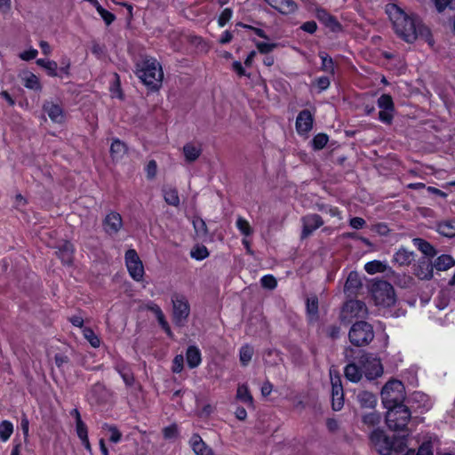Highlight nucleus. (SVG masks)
Returning a JSON list of instances; mask_svg holds the SVG:
<instances>
[{
	"mask_svg": "<svg viewBox=\"0 0 455 455\" xmlns=\"http://www.w3.org/2000/svg\"><path fill=\"white\" fill-rule=\"evenodd\" d=\"M386 12L393 23L395 33L407 43L414 42L419 35L427 31L417 17L406 14L396 4H387Z\"/></svg>",
	"mask_w": 455,
	"mask_h": 455,
	"instance_id": "obj_1",
	"label": "nucleus"
},
{
	"mask_svg": "<svg viewBox=\"0 0 455 455\" xmlns=\"http://www.w3.org/2000/svg\"><path fill=\"white\" fill-rule=\"evenodd\" d=\"M136 74L144 84L155 90L159 88L164 77L160 63L151 57H146L137 64Z\"/></svg>",
	"mask_w": 455,
	"mask_h": 455,
	"instance_id": "obj_2",
	"label": "nucleus"
},
{
	"mask_svg": "<svg viewBox=\"0 0 455 455\" xmlns=\"http://www.w3.org/2000/svg\"><path fill=\"white\" fill-rule=\"evenodd\" d=\"M382 403L385 408L404 405V386L402 381L392 379L385 384L381 390Z\"/></svg>",
	"mask_w": 455,
	"mask_h": 455,
	"instance_id": "obj_3",
	"label": "nucleus"
},
{
	"mask_svg": "<svg viewBox=\"0 0 455 455\" xmlns=\"http://www.w3.org/2000/svg\"><path fill=\"white\" fill-rule=\"evenodd\" d=\"M386 423L390 430H404L410 419L411 411L405 405L387 408Z\"/></svg>",
	"mask_w": 455,
	"mask_h": 455,
	"instance_id": "obj_4",
	"label": "nucleus"
},
{
	"mask_svg": "<svg viewBox=\"0 0 455 455\" xmlns=\"http://www.w3.org/2000/svg\"><path fill=\"white\" fill-rule=\"evenodd\" d=\"M348 338L355 347L366 346L373 339L374 331L369 323L359 321L351 326Z\"/></svg>",
	"mask_w": 455,
	"mask_h": 455,
	"instance_id": "obj_5",
	"label": "nucleus"
},
{
	"mask_svg": "<svg viewBox=\"0 0 455 455\" xmlns=\"http://www.w3.org/2000/svg\"><path fill=\"white\" fill-rule=\"evenodd\" d=\"M372 297L379 306L391 307L395 303L394 287L386 281H379L373 284Z\"/></svg>",
	"mask_w": 455,
	"mask_h": 455,
	"instance_id": "obj_6",
	"label": "nucleus"
},
{
	"mask_svg": "<svg viewBox=\"0 0 455 455\" xmlns=\"http://www.w3.org/2000/svg\"><path fill=\"white\" fill-rule=\"evenodd\" d=\"M358 364L362 366L365 377L370 380L380 377L383 373L380 360L371 354L362 352L358 358Z\"/></svg>",
	"mask_w": 455,
	"mask_h": 455,
	"instance_id": "obj_7",
	"label": "nucleus"
},
{
	"mask_svg": "<svg viewBox=\"0 0 455 455\" xmlns=\"http://www.w3.org/2000/svg\"><path fill=\"white\" fill-rule=\"evenodd\" d=\"M173 322L178 326L185 325L190 313L187 299L180 294H174L172 298Z\"/></svg>",
	"mask_w": 455,
	"mask_h": 455,
	"instance_id": "obj_8",
	"label": "nucleus"
},
{
	"mask_svg": "<svg viewBox=\"0 0 455 455\" xmlns=\"http://www.w3.org/2000/svg\"><path fill=\"white\" fill-rule=\"evenodd\" d=\"M368 315V308L361 300H348L343 306L340 320L350 323L354 318H363Z\"/></svg>",
	"mask_w": 455,
	"mask_h": 455,
	"instance_id": "obj_9",
	"label": "nucleus"
},
{
	"mask_svg": "<svg viewBox=\"0 0 455 455\" xmlns=\"http://www.w3.org/2000/svg\"><path fill=\"white\" fill-rule=\"evenodd\" d=\"M331 384V406L334 411H339L344 405V393L339 372L332 368L330 369Z\"/></svg>",
	"mask_w": 455,
	"mask_h": 455,
	"instance_id": "obj_10",
	"label": "nucleus"
},
{
	"mask_svg": "<svg viewBox=\"0 0 455 455\" xmlns=\"http://www.w3.org/2000/svg\"><path fill=\"white\" fill-rule=\"evenodd\" d=\"M125 263L132 278L135 281H141L144 275V267L135 250L130 249L125 252Z\"/></svg>",
	"mask_w": 455,
	"mask_h": 455,
	"instance_id": "obj_11",
	"label": "nucleus"
},
{
	"mask_svg": "<svg viewBox=\"0 0 455 455\" xmlns=\"http://www.w3.org/2000/svg\"><path fill=\"white\" fill-rule=\"evenodd\" d=\"M354 349L347 347L345 350V360L347 362V366L344 369V375L346 379L351 382L356 383L362 379L363 371L362 366L357 365L352 358Z\"/></svg>",
	"mask_w": 455,
	"mask_h": 455,
	"instance_id": "obj_12",
	"label": "nucleus"
},
{
	"mask_svg": "<svg viewBox=\"0 0 455 455\" xmlns=\"http://www.w3.org/2000/svg\"><path fill=\"white\" fill-rule=\"evenodd\" d=\"M371 443L381 455H391L393 442L380 429H376L370 435Z\"/></svg>",
	"mask_w": 455,
	"mask_h": 455,
	"instance_id": "obj_13",
	"label": "nucleus"
},
{
	"mask_svg": "<svg viewBox=\"0 0 455 455\" xmlns=\"http://www.w3.org/2000/svg\"><path fill=\"white\" fill-rule=\"evenodd\" d=\"M123 218L115 211L109 212L102 220L104 232L108 235H116L123 228Z\"/></svg>",
	"mask_w": 455,
	"mask_h": 455,
	"instance_id": "obj_14",
	"label": "nucleus"
},
{
	"mask_svg": "<svg viewBox=\"0 0 455 455\" xmlns=\"http://www.w3.org/2000/svg\"><path fill=\"white\" fill-rule=\"evenodd\" d=\"M303 224L302 237H307L311 235L315 230L323 225L322 217L318 214H307L301 218Z\"/></svg>",
	"mask_w": 455,
	"mask_h": 455,
	"instance_id": "obj_15",
	"label": "nucleus"
},
{
	"mask_svg": "<svg viewBox=\"0 0 455 455\" xmlns=\"http://www.w3.org/2000/svg\"><path fill=\"white\" fill-rule=\"evenodd\" d=\"M434 264L427 257L419 259L414 266V275L421 280H429L433 277Z\"/></svg>",
	"mask_w": 455,
	"mask_h": 455,
	"instance_id": "obj_16",
	"label": "nucleus"
},
{
	"mask_svg": "<svg viewBox=\"0 0 455 455\" xmlns=\"http://www.w3.org/2000/svg\"><path fill=\"white\" fill-rule=\"evenodd\" d=\"M314 117L308 109L300 111L296 119V130L299 134H307L313 128Z\"/></svg>",
	"mask_w": 455,
	"mask_h": 455,
	"instance_id": "obj_17",
	"label": "nucleus"
},
{
	"mask_svg": "<svg viewBox=\"0 0 455 455\" xmlns=\"http://www.w3.org/2000/svg\"><path fill=\"white\" fill-rule=\"evenodd\" d=\"M43 109L53 123L62 124L65 121L63 108L59 104L52 101H45L43 105Z\"/></svg>",
	"mask_w": 455,
	"mask_h": 455,
	"instance_id": "obj_18",
	"label": "nucleus"
},
{
	"mask_svg": "<svg viewBox=\"0 0 455 455\" xmlns=\"http://www.w3.org/2000/svg\"><path fill=\"white\" fill-rule=\"evenodd\" d=\"M316 18L325 27H327L332 32H339L341 30V25L336 20V18L331 15L323 9H318L316 11Z\"/></svg>",
	"mask_w": 455,
	"mask_h": 455,
	"instance_id": "obj_19",
	"label": "nucleus"
},
{
	"mask_svg": "<svg viewBox=\"0 0 455 455\" xmlns=\"http://www.w3.org/2000/svg\"><path fill=\"white\" fill-rule=\"evenodd\" d=\"M271 7L277 10L282 14H291L298 9L297 4L293 0H264Z\"/></svg>",
	"mask_w": 455,
	"mask_h": 455,
	"instance_id": "obj_20",
	"label": "nucleus"
},
{
	"mask_svg": "<svg viewBox=\"0 0 455 455\" xmlns=\"http://www.w3.org/2000/svg\"><path fill=\"white\" fill-rule=\"evenodd\" d=\"M190 446L196 455H214L213 451L209 447L197 434H194L189 441Z\"/></svg>",
	"mask_w": 455,
	"mask_h": 455,
	"instance_id": "obj_21",
	"label": "nucleus"
},
{
	"mask_svg": "<svg viewBox=\"0 0 455 455\" xmlns=\"http://www.w3.org/2000/svg\"><path fill=\"white\" fill-rule=\"evenodd\" d=\"M361 287L362 282L359 275L355 271L350 272L345 283V292L348 293L349 295L355 294Z\"/></svg>",
	"mask_w": 455,
	"mask_h": 455,
	"instance_id": "obj_22",
	"label": "nucleus"
},
{
	"mask_svg": "<svg viewBox=\"0 0 455 455\" xmlns=\"http://www.w3.org/2000/svg\"><path fill=\"white\" fill-rule=\"evenodd\" d=\"M356 400L363 408L372 409L377 403L376 395L369 391H360L356 395Z\"/></svg>",
	"mask_w": 455,
	"mask_h": 455,
	"instance_id": "obj_23",
	"label": "nucleus"
},
{
	"mask_svg": "<svg viewBox=\"0 0 455 455\" xmlns=\"http://www.w3.org/2000/svg\"><path fill=\"white\" fill-rule=\"evenodd\" d=\"M186 359L189 368L194 369L197 367L202 361L199 348L196 346L188 347L186 353Z\"/></svg>",
	"mask_w": 455,
	"mask_h": 455,
	"instance_id": "obj_24",
	"label": "nucleus"
},
{
	"mask_svg": "<svg viewBox=\"0 0 455 455\" xmlns=\"http://www.w3.org/2000/svg\"><path fill=\"white\" fill-rule=\"evenodd\" d=\"M394 260L400 266H408L414 260V253L405 248H400L394 254Z\"/></svg>",
	"mask_w": 455,
	"mask_h": 455,
	"instance_id": "obj_25",
	"label": "nucleus"
},
{
	"mask_svg": "<svg viewBox=\"0 0 455 455\" xmlns=\"http://www.w3.org/2000/svg\"><path fill=\"white\" fill-rule=\"evenodd\" d=\"M74 248L71 243L65 241L56 252L64 264H70L73 259Z\"/></svg>",
	"mask_w": 455,
	"mask_h": 455,
	"instance_id": "obj_26",
	"label": "nucleus"
},
{
	"mask_svg": "<svg viewBox=\"0 0 455 455\" xmlns=\"http://www.w3.org/2000/svg\"><path fill=\"white\" fill-rule=\"evenodd\" d=\"M412 242L413 244L425 255L424 257L430 258L436 254L435 249L427 241L422 238H414Z\"/></svg>",
	"mask_w": 455,
	"mask_h": 455,
	"instance_id": "obj_27",
	"label": "nucleus"
},
{
	"mask_svg": "<svg viewBox=\"0 0 455 455\" xmlns=\"http://www.w3.org/2000/svg\"><path fill=\"white\" fill-rule=\"evenodd\" d=\"M201 153V147L196 146L193 143H187L183 147V154L186 161L188 163L195 162L200 156Z\"/></svg>",
	"mask_w": 455,
	"mask_h": 455,
	"instance_id": "obj_28",
	"label": "nucleus"
},
{
	"mask_svg": "<svg viewBox=\"0 0 455 455\" xmlns=\"http://www.w3.org/2000/svg\"><path fill=\"white\" fill-rule=\"evenodd\" d=\"M434 264V267L438 271H445L455 265L453 258L447 254L439 256Z\"/></svg>",
	"mask_w": 455,
	"mask_h": 455,
	"instance_id": "obj_29",
	"label": "nucleus"
},
{
	"mask_svg": "<svg viewBox=\"0 0 455 455\" xmlns=\"http://www.w3.org/2000/svg\"><path fill=\"white\" fill-rule=\"evenodd\" d=\"M127 152L126 145L118 139H115L110 147V154L113 159H121Z\"/></svg>",
	"mask_w": 455,
	"mask_h": 455,
	"instance_id": "obj_30",
	"label": "nucleus"
},
{
	"mask_svg": "<svg viewBox=\"0 0 455 455\" xmlns=\"http://www.w3.org/2000/svg\"><path fill=\"white\" fill-rule=\"evenodd\" d=\"M193 226L196 234V236L204 241L209 238V232L205 221L201 218H195L193 220Z\"/></svg>",
	"mask_w": 455,
	"mask_h": 455,
	"instance_id": "obj_31",
	"label": "nucleus"
},
{
	"mask_svg": "<svg viewBox=\"0 0 455 455\" xmlns=\"http://www.w3.org/2000/svg\"><path fill=\"white\" fill-rule=\"evenodd\" d=\"M23 85L30 90L41 91L42 86L39 78L33 73H27L23 77Z\"/></svg>",
	"mask_w": 455,
	"mask_h": 455,
	"instance_id": "obj_32",
	"label": "nucleus"
},
{
	"mask_svg": "<svg viewBox=\"0 0 455 455\" xmlns=\"http://www.w3.org/2000/svg\"><path fill=\"white\" fill-rule=\"evenodd\" d=\"M440 235L446 237L455 236V220H447L440 223L437 227Z\"/></svg>",
	"mask_w": 455,
	"mask_h": 455,
	"instance_id": "obj_33",
	"label": "nucleus"
},
{
	"mask_svg": "<svg viewBox=\"0 0 455 455\" xmlns=\"http://www.w3.org/2000/svg\"><path fill=\"white\" fill-rule=\"evenodd\" d=\"M164 198L166 204L172 206H179L180 204V197L176 188H168L163 190Z\"/></svg>",
	"mask_w": 455,
	"mask_h": 455,
	"instance_id": "obj_34",
	"label": "nucleus"
},
{
	"mask_svg": "<svg viewBox=\"0 0 455 455\" xmlns=\"http://www.w3.org/2000/svg\"><path fill=\"white\" fill-rule=\"evenodd\" d=\"M387 268V266L379 260H372L364 265V270L370 275L383 273Z\"/></svg>",
	"mask_w": 455,
	"mask_h": 455,
	"instance_id": "obj_35",
	"label": "nucleus"
},
{
	"mask_svg": "<svg viewBox=\"0 0 455 455\" xmlns=\"http://www.w3.org/2000/svg\"><path fill=\"white\" fill-rule=\"evenodd\" d=\"M102 429L107 431L109 434V441L111 443H117L121 441L122 433L118 430V428L115 425L104 423L102 425Z\"/></svg>",
	"mask_w": 455,
	"mask_h": 455,
	"instance_id": "obj_36",
	"label": "nucleus"
},
{
	"mask_svg": "<svg viewBox=\"0 0 455 455\" xmlns=\"http://www.w3.org/2000/svg\"><path fill=\"white\" fill-rule=\"evenodd\" d=\"M307 312L310 320H315L318 316V299L314 296L307 299Z\"/></svg>",
	"mask_w": 455,
	"mask_h": 455,
	"instance_id": "obj_37",
	"label": "nucleus"
},
{
	"mask_svg": "<svg viewBox=\"0 0 455 455\" xmlns=\"http://www.w3.org/2000/svg\"><path fill=\"white\" fill-rule=\"evenodd\" d=\"M83 335L92 347L97 348L100 346V337L91 328L84 327L83 329Z\"/></svg>",
	"mask_w": 455,
	"mask_h": 455,
	"instance_id": "obj_38",
	"label": "nucleus"
},
{
	"mask_svg": "<svg viewBox=\"0 0 455 455\" xmlns=\"http://www.w3.org/2000/svg\"><path fill=\"white\" fill-rule=\"evenodd\" d=\"M13 432V425L8 421L4 420L0 423V440L6 442Z\"/></svg>",
	"mask_w": 455,
	"mask_h": 455,
	"instance_id": "obj_39",
	"label": "nucleus"
},
{
	"mask_svg": "<svg viewBox=\"0 0 455 455\" xmlns=\"http://www.w3.org/2000/svg\"><path fill=\"white\" fill-rule=\"evenodd\" d=\"M236 397L237 399L241 400L242 402L245 403H252V396L249 392L248 387L245 384L239 385L237 387L236 392Z\"/></svg>",
	"mask_w": 455,
	"mask_h": 455,
	"instance_id": "obj_40",
	"label": "nucleus"
},
{
	"mask_svg": "<svg viewBox=\"0 0 455 455\" xmlns=\"http://www.w3.org/2000/svg\"><path fill=\"white\" fill-rule=\"evenodd\" d=\"M253 348L249 345H244L240 348V362L243 365H247L251 360Z\"/></svg>",
	"mask_w": 455,
	"mask_h": 455,
	"instance_id": "obj_41",
	"label": "nucleus"
},
{
	"mask_svg": "<svg viewBox=\"0 0 455 455\" xmlns=\"http://www.w3.org/2000/svg\"><path fill=\"white\" fill-rule=\"evenodd\" d=\"M377 103H378V107L379 108H381V109H384V110H395V105H394L393 99L388 94H382L378 99Z\"/></svg>",
	"mask_w": 455,
	"mask_h": 455,
	"instance_id": "obj_42",
	"label": "nucleus"
},
{
	"mask_svg": "<svg viewBox=\"0 0 455 455\" xmlns=\"http://www.w3.org/2000/svg\"><path fill=\"white\" fill-rule=\"evenodd\" d=\"M319 57L322 60V69L327 73H334V63L332 59L325 52H320Z\"/></svg>",
	"mask_w": 455,
	"mask_h": 455,
	"instance_id": "obj_43",
	"label": "nucleus"
},
{
	"mask_svg": "<svg viewBox=\"0 0 455 455\" xmlns=\"http://www.w3.org/2000/svg\"><path fill=\"white\" fill-rule=\"evenodd\" d=\"M329 137L325 133H318L312 140V146L315 150L323 149L328 143Z\"/></svg>",
	"mask_w": 455,
	"mask_h": 455,
	"instance_id": "obj_44",
	"label": "nucleus"
},
{
	"mask_svg": "<svg viewBox=\"0 0 455 455\" xmlns=\"http://www.w3.org/2000/svg\"><path fill=\"white\" fill-rule=\"evenodd\" d=\"M415 455H434V447L431 437L420 444L418 451L415 452Z\"/></svg>",
	"mask_w": 455,
	"mask_h": 455,
	"instance_id": "obj_45",
	"label": "nucleus"
},
{
	"mask_svg": "<svg viewBox=\"0 0 455 455\" xmlns=\"http://www.w3.org/2000/svg\"><path fill=\"white\" fill-rule=\"evenodd\" d=\"M380 414L376 411H371L363 416V422L368 427H374L380 422Z\"/></svg>",
	"mask_w": 455,
	"mask_h": 455,
	"instance_id": "obj_46",
	"label": "nucleus"
},
{
	"mask_svg": "<svg viewBox=\"0 0 455 455\" xmlns=\"http://www.w3.org/2000/svg\"><path fill=\"white\" fill-rule=\"evenodd\" d=\"M236 228L245 236H249L252 233V229L250 223L243 217H238L236 220Z\"/></svg>",
	"mask_w": 455,
	"mask_h": 455,
	"instance_id": "obj_47",
	"label": "nucleus"
},
{
	"mask_svg": "<svg viewBox=\"0 0 455 455\" xmlns=\"http://www.w3.org/2000/svg\"><path fill=\"white\" fill-rule=\"evenodd\" d=\"M190 256L197 260H202L209 256V251L204 245L196 246L191 250Z\"/></svg>",
	"mask_w": 455,
	"mask_h": 455,
	"instance_id": "obj_48",
	"label": "nucleus"
},
{
	"mask_svg": "<svg viewBox=\"0 0 455 455\" xmlns=\"http://www.w3.org/2000/svg\"><path fill=\"white\" fill-rule=\"evenodd\" d=\"M390 273L392 275V277H393V281L395 282V284L397 285H400L402 287H406L408 286L411 282V279L410 276H407L405 275H397L395 274L394 271L390 270Z\"/></svg>",
	"mask_w": 455,
	"mask_h": 455,
	"instance_id": "obj_49",
	"label": "nucleus"
},
{
	"mask_svg": "<svg viewBox=\"0 0 455 455\" xmlns=\"http://www.w3.org/2000/svg\"><path fill=\"white\" fill-rule=\"evenodd\" d=\"M96 9L107 25H110L115 20V15L108 10L104 9L101 5L98 4Z\"/></svg>",
	"mask_w": 455,
	"mask_h": 455,
	"instance_id": "obj_50",
	"label": "nucleus"
},
{
	"mask_svg": "<svg viewBox=\"0 0 455 455\" xmlns=\"http://www.w3.org/2000/svg\"><path fill=\"white\" fill-rule=\"evenodd\" d=\"M260 283H261L262 287L268 289V290H274L277 285L276 279L272 275H264L260 279Z\"/></svg>",
	"mask_w": 455,
	"mask_h": 455,
	"instance_id": "obj_51",
	"label": "nucleus"
},
{
	"mask_svg": "<svg viewBox=\"0 0 455 455\" xmlns=\"http://www.w3.org/2000/svg\"><path fill=\"white\" fill-rule=\"evenodd\" d=\"M116 370L120 373L122 379H124V383L127 386H132L134 383V377L132 373H131L129 371H126L124 367L117 366Z\"/></svg>",
	"mask_w": 455,
	"mask_h": 455,
	"instance_id": "obj_52",
	"label": "nucleus"
},
{
	"mask_svg": "<svg viewBox=\"0 0 455 455\" xmlns=\"http://www.w3.org/2000/svg\"><path fill=\"white\" fill-rule=\"evenodd\" d=\"M232 10L229 9V8H226L222 11V12L220 13L219 19H218V23L220 27H224L227 22H228L232 17Z\"/></svg>",
	"mask_w": 455,
	"mask_h": 455,
	"instance_id": "obj_53",
	"label": "nucleus"
},
{
	"mask_svg": "<svg viewBox=\"0 0 455 455\" xmlns=\"http://www.w3.org/2000/svg\"><path fill=\"white\" fill-rule=\"evenodd\" d=\"M256 46H257L258 51L260 53L267 54V53L272 52L276 47V44L258 42L256 44Z\"/></svg>",
	"mask_w": 455,
	"mask_h": 455,
	"instance_id": "obj_54",
	"label": "nucleus"
},
{
	"mask_svg": "<svg viewBox=\"0 0 455 455\" xmlns=\"http://www.w3.org/2000/svg\"><path fill=\"white\" fill-rule=\"evenodd\" d=\"M184 357L182 355H178L174 357L172 362V371L179 373L183 370Z\"/></svg>",
	"mask_w": 455,
	"mask_h": 455,
	"instance_id": "obj_55",
	"label": "nucleus"
},
{
	"mask_svg": "<svg viewBox=\"0 0 455 455\" xmlns=\"http://www.w3.org/2000/svg\"><path fill=\"white\" fill-rule=\"evenodd\" d=\"M394 110H380L379 113V119L384 124H391L393 120Z\"/></svg>",
	"mask_w": 455,
	"mask_h": 455,
	"instance_id": "obj_56",
	"label": "nucleus"
},
{
	"mask_svg": "<svg viewBox=\"0 0 455 455\" xmlns=\"http://www.w3.org/2000/svg\"><path fill=\"white\" fill-rule=\"evenodd\" d=\"M76 434L80 439H85L88 436L87 427L83 420H78L76 424Z\"/></svg>",
	"mask_w": 455,
	"mask_h": 455,
	"instance_id": "obj_57",
	"label": "nucleus"
},
{
	"mask_svg": "<svg viewBox=\"0 0 455 455\" xmlns=\"http://www.w3.org/2000/svg\"><path fill=\"white\" fill-rule=\"evenodd\" d=\"M156 171H157V164H156V161L155 160L149 161L147 165V168H146L147 177L150 180L155 178L156 175Z\"/></svg>",
	"mask_w": 455,
	"mask_h": 455,
	"instance_id": "obj_58",
	"label": "nucleus"
},
{
	"mask_svg": "<svg viewBox=\"0 0 455 455\" xmlns=\"http://www.w3.org/2000/svg\"><path fill=\"white\" fill-rule=\"evenodd\" d=\"M44 68L47 71V74L49 76H58V74H57L58 65H57L56 61L50 60L49 62L46 63V65Z\"/></svg>",
	"mask_w": 455,
	"mask_h": 455,
	"instance_id": "obj_59",
	"label": "nucleus"
},
{
	"mask_svg": "<svg viewBox=\"0 0 455 455\" xmlns=\"http://www.w3.org/2000/svg\"><path fill=\"white\" fill-rule=\"evenodd\" d=\"M300 28L305 32H307L309 34H314L317 29V25H316L315 21L310 20V21L304 22L301 25Z\"/></svg>",
	"mask_w": 455,
	"mask_h": 455,
	"instance_id": "obj_60",
	"label": "nucleus"
},
{
	"mask_svg": "<svg viewBox=\"0 0 455 455\" xmlns=\"http://www.w3.org/2000/svg\"><path fill=\"white\" fill-rule=\"evenodd\" d=\"M37 50L36 49H29L28 51H25L20 54V58L23 60H34L37 56Z\"/></svg>",
	"mask_w": 455,
	"mask_h": 455,
	"instance_id": "obj_61",
	"label": "nucleus"
},
{
	"mask_svg": "<svg viewBox=\"0 0 455 455\" xmlns=\"http://www.w3.org/2000/svg\"><path fill=\"white\" fill-rule=\"evenodd\" d=\"M349 224L353 228L360 229L365 225V220L360 217H354L350 220Z\"/></svg>",
	"mask_w": 455,
	"mask_h": 455,
	"instance_id": "obj_62",
	"label": "nucleus"
},
{
	"mask_svg": "<svg viewBox=\"0 0 455 455\" xmlns=\"http://www.w3.org/2000/svg\"><path fill=\"white\" fill-rule=\"evenodd\" d=\"M55 364L58 368H61L64 364L69 362V359L67 355L62 354H57L54 356Z\"/></svg>",
	"mask_w": 455,
	"mask_h": 455,
	"instance_id": "obj_63",
	"label": "nucleus"
},
{
	"mask_svg": "<svg viewBox=\"0 0 455 455\" xmlns=\"http://www.w3.org/2000/svg\"><path fill=\"white\" fill-rule=\"evenodd\" d=\"M320 91L326 90L330 86V79L327 76H321L316 80Z\"/></svg>",
	"mask_w": 455,
	"mask_h": 455,
	"instance_id": "obj_64",
	"label": "nucleus"
}]
</instances>
